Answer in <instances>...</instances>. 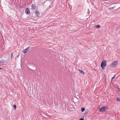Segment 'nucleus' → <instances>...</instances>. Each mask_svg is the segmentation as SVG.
Listing matches in <instances>:
<instances>
[{
  "instance_id": "f257e3e1",
  "label": "nucleus",
  "mask_w": 120,
  "mask_h": 120,
  "mask_svg": "<svg viewBox=\"0 0 120 120\" xmlns=\"http://www.w3.org/2000/svg\"><path fill=\"white\" fill-rule=\"evenodd\" d=\"M117 64L118 61H112L110 64V66L111 67H115L117 66Z\"/></svg>"
},
{
  "instance_id": "f03ea898",
  "label": "nucleus",
  "mask_w": 120,
  "mask_h": 120,
  "mask_svg": "<svg viewBox=\"0 0 120 120\" xmlns=\"http://www.w3.org/2000/svg\"><path fill=\"white\" fill-rule=\"evenodd\" d=\"M107 64L106 63V61L105 60H103L101 62V68L103 69H104V68L106 66Z\"/></svg>"
},
{
  "instance_id": "7ed1b4c3",
  "label": "nucleus",
  "mask_w": 120,
  "mask_h": 120,
  "mask_svg": "<svg viewBox=\"0 0 120 120\" xmlns=\"http://www.w3.org/2000/svg\"><path fill=\"white\" fill-rule=\"evenodd\" d=\"M108 109L107 107L103 106L101 107V108H100L99 111L101 112H103L105 111L106 110H108Z\"/></svg>"
},
{
  "instance_id": "20e7f679",
  "label": "nucleus",
  "mask_w": 120,
  "mask_h": 120,
  "mask_svg": "<svg viewBox=\"0 0 120 120\" xmlns=\"http://www.w3.org/2000/svg\"><path fill=\"white\" fill-rule=\"evenodd\" d=\"M25 12L27 15H29L30 14V10L28 8H26L25 11Z\"/></svg>"
},
{
  "instance_id": "39448f33",
  "label": "nucleus",
  "mask_w": 120,
  "mask_h": 120,
  "mask_svg": "<svg viewBox=\"0 0 120 120\" xmlns=\"http://www.w3.org/2000/svg\"><path fill=\"white\" fill-rule=\"evenodd\" d=\"M30 47H28L26 49H25L23 50V52L24 54H25L30 49Z\"/></svg>"
},
{
  "instance_id": "423d86ee",
  "label": "nucleus",
  "mask_w": 120,
  "mask_h": 120,
  "mask_svg": "<svg viewBox=\"0 0 120 120\" xmlns=\"http://www.w3.org/2000/svg\"><path fill=\"white\" fill-rule=\"evenodd\" d=\"M31 7H32V9L34 10H35L36 8V5L34 4H32L31 5Z\"/></svg>"
},
{
  "instance_id": "0eeeda50",
  "label": "nucleus",
  "mask_w": 120,
  "mask_h": 120,
  "mask_svg": "<svg viewBox=\"0 0 120 120\" xmlns=\"http://www.w3.org/2000/svg\"><path fill=\"white\" fill-rule=\"evenodd\" d=\"M39 14V12L38 11H37V12H36L35 13V15L37 16H38Z\"/></svg>"
},
{
  "instance_id": "6e6552de",
  "label": "nucleus",
  "mask_w": 120,
  "mask_h": 120,
  "mask_svg": "<svg viewBox=\"0 0 120 120\" xmlns=\"http://www.w3.org/2000/svg\"><path fill=\"white\" fill-rule=\"evenodd\" d=\"M79 71L81 73L83 74L84 75V74L85 73H84V72L82 70H79Z\"/></svg>"
},
{
  "instance_id": "1a4fd4ad",
  "label": "nucleus",
  "mask_w": 120,
  "mask_h": 120,
  "mask_svg": "<svg viewBox=\"0 0 120 120\" xmlns=\"http://www.w3.org/2000/svg\"><path fill=\"white\" fill-rule=\"evenodd\" d=\"M85 110V109L84 108H82L81 109V111L82 112H84Z\"/></svg>"
},
{
  "instance_id": "9d476101",
  "label": "nucleus",
  "mask_w": 120,
  "mask_h": 120,
  "mask_svg": "<svg viewBox=\"0 0 120 120\" xmlns=\"http://www.w3.org/2000/svg\"><path fill=\"white\" fill-rule=\"evenodd\" d=\"M5 60H0V63H2L4 62Z\"/></svg>"
},
{
  "instance_id": "9b49d317",
  "label": "nucleus",
  "mask_w": 120,
  "mask_h": 120,
  "mask_svg": "<svg viewBox=\"0 0 120 120\" xmlns=\"http://www.w3.org/2000/svg\"><path fill=\"white\" fill-rule=\"evenodd\" d=\"M95 27L97 28H99L100 27V25H98L95 26Z\"/></svg>"
},
{
  "instance_id": "f8f14e48",
  "label": "nucleus",
  "mask_w": 120,
  "mask_h": 120,
  "mask_svg": "<svg viewBox=\"0 0 120 120\" xmlns=\"http://www.w3.org/2000/svg\"><path fill=\"white\" fill-rule=\"evenodd\" d=\"M116 100L117 101H120V99H119L117 97L116 98Z\"/></svg>"
},
{
  "instance_id": "ddd939ff",
  "label": "nucleus",
  "mask_w": 120,
  "mask_h": 120,
  "mask_svg": "<svg viewBox=\"0 0 120 120\" xmlns=\"http://www.w3.org/2000/svg\"><path fill=\"white\" fill-rule=\"evenodd\" d=\"M13 52H12L11 54V60L12 59V57H13Z\"/></svg>"
},
{
  "instance_id": "4468645a",
  "label": "nucleus",
  "mask_w": 120,
  "mask_h": 120,
  "mask_svg": "<svg viewBox=\"0 0 120 120\" xmlns=\"http://www.w3.org/2000/svg\"><path fill=\"white\" fill-rule=\"evenodd\" d=\"M14 108L15 109V110L16 109V105H15L13 106Z\"/></svg>"
},
{
  "instance_id": "2eb2a0df",
  "label": "nucleus",
  "mask_w": 120,
  "mask_h": 120,
  "mask_svg": "<svg viewBox=\"0 0 120 120\" xmlns=\"http://www.w3.org/2000/svg\"><path fill=\"white\" fill-rule=\"evenodd\" d=\"M116 76V75H115L114 76V77H112V78H111V80H112L115 77V76Z\"/></svg>"
},
{
  "instance_id": "dca6fc26",
  "label": "nucleus",
  "mask_w": 120,
  "mask_h": 120,
  "mask_svg": "<svg viewBox=\"0 0 120 120\" xmlns=\"http://www.w3.org/2000/svg\"><path fill=\"white\" fill-rule=\"evenodd\" d=\"M79 120H84V119L83 118H80Z\"/></svg>"
},
{
  "instance_id": "f3484780",
  "label": "nucleus",
  "mask_w": 120,
  "mask_h": 120,
  "mask_svg": "<svg viewBox=\"0 0 120 120\" xmlns=\"http://www.w3.org/2000/svg\"><path fill=\"white\" fill-rule=\"evenodd\" d=\"M77 6L79 7H80V4H78V5Z\"/></svg>"
},
{
  "instance_id": "a211bd4d",
  "label": "nucleus",
  "mask_w": 120,
  "mask_h": 120,
  "mask_svg": "<svg viewBox=\"0 0 120 120\" xmlns=\"http://www.w3.org/2000/svg\"><path fill=\"white\" fill-rule=\"evenodd\" d=\"M3 69V68H1L0 67V70H2Z\"/></svg>"
},
{
  "instance_id": "6ab92c4d",
  "label": "nucleus",
  "mask_w": 120,
  "mask_h": 120,
  "mask_svg": "<svg viewBox=\"0 0 120 120\" xmlns=\"http://www.w3.org/2000/svg\"><path fill=\"white\" fill-rule=\"evenodd\" d=\"M19 56V55H17V57H18Z\"/></svg>"
},
{
  "instance_id": "aec40b11",
  "label": "nucleus",
  "mask_w": 120,
  "mask_h": 120,
  "mask_svg": "<svg viewBox=\"0 0 120 120\" xmlns=\"http://www.w3.org/2000/svg\"><path fill=\"white\" fill-rule=\"evenodd\" d=\"M103 1H107V0H103Z\"/></svg>"
},
{
  "instance_id": "412c9836",
  "label": "nucleus",
  "mask_w": 120,
  "mask_h": 120,
  "mask_svg": "<svg viewBox=\"0 0 120 120\" xmlns=\"http://www.w3.org/2000/svg\"><path fill=\"white\" fill-rule=\"evenodd\" d=\"M106 3H107V1H106Z\"/></svg>"
},
{
  "instance_id": "4be33fe9",
  "label": "nucleus",
  "mask_w": 120,
  "mask_h": 120,
  "mask_svg": "<svg viewBox=\"0 0 120 120\" xmlns=\"http://www.w3.org/2000/svg\"><path fill=\"white\" fill-rule=\"evenodd\" d=\"M106 3H107V1H106Z\"/></svg>"
},
{
  "instance_id": "5701e85b",
  "label": "nucleus",
  "mask_w": 120,
  "mask_h": 120,
  "mask_svg": "<svg viewBox=\"0 0 120 120\" xmlns=\"http://www.w3.org/2000/svg\"><path fill=\"white\" fill-rule=\"evenodd\" d=\"M119 89L120 90V89Z\"/></svg>"
}]
</instances>
